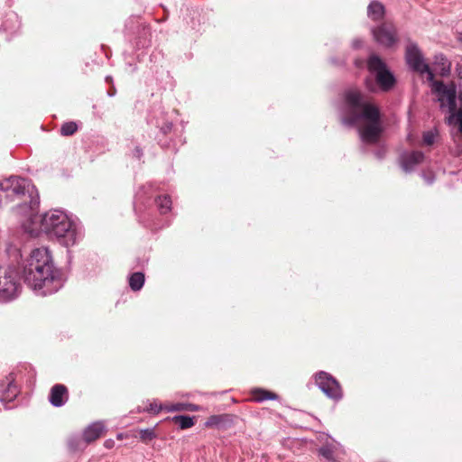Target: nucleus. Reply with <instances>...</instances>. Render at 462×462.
I'll return each mask as SVG.
<instances>
[{"label": "nucleus", "mask_w": 462, "mask_h": 462, "mask_svg": "<svg viewBox=\"0 0 462 462\" xmlns=\"http://www.w3.org/2000/svg\"><path fill=\"white\" fill-rule=\"evenodd\" d=\"M342 123L356 127L365 143H376L382 133L378 106L356 88H349L344 94Z\"/></svg>", "instance_id": "1"}, {"label": "nucleus", "mask_w": 462, "mask_h": 462, "mask_svg": "<svg viewBox=\"0 0 462 462\" xmlns=\"http://www.w3.org/2000/svg\"><path fill=\"white\" fill-rule=\"evenodd\" d=\"M52 269L49 250L45 247L36 248L32 251L23 267L24 282L33 289H41L52 280Z\"/></svg>", "instance_id": "2"}, {"label": "nucleus", "mask_w": 462, "mask_h": 462, "mask_svg": "<svg viewBox=\"0 0 462 462\" xmlns=\"http://www.w3.org/2000/svg\"><path fill=\"white\" fill-rule=\"evenodd\" d=\"M39 218L41 231L49 237L59 239L66 246L75 244L77 236L75 225L64 213L51 211Z\"/></svg>", "instance_id": "3"}, {"label": "nucleus", "mask_w": 462, "mask_h": 462, "mask_svg": "<svg viewBox=\"0 0 462 462\" xmlns=\"http://www.w3.org/2000/svg\"><path fill=\"white\" fill-rule=\"evenodd\" d=\"M31 183L28 180L12 176L0 182V205L16 202L17 205L26 202Z\"/></svg>", "instance_id": "4"}, {"label": "nucleus", "mask_w": 462, "mask_h": 462, "mask_svg": "<svg viewBox=\"0 0 462 462\" xmlns=\"http://www.w3.org/2000/svg\"><path fill=\"white\" fill-rule=\"evenodd\" d=\"M368 70L374 75L379 88L387 91L395 82L393 75L387 69L385 63L376 55H372L367 62Z\"/></svg>", "instance_id": "5"}, {"label": "nucleus", "mask_w": 462, "mask_h": 462, "mask_svg": "<svg viewBox=\"0 0 462 462\" xmlns=\"http://www.w3.org/2000/svg\"><path fill=\"white\" fill-rule=\"evenodd\" d=\"M405 59L408 66L414 71L421 75L426 74L427 79L432 81L434 79L433 72L429 65L425 62L423 55L419 49L418 45L414 42H410L406 46Z\"/></svg>", "instance_id": "6"}, {"label": "nucleus", "mask_w": 462, "mask_h": 462, "mask_svg": "<svg viewBox=\"0 0 462 462\" xmlns=\"http://www.w3.org/2000/svg\"><path fill=\"white\" fill-rule=\"evenodd\" d=\"M20 288L17 273L14 269L0 268V300L15 298Z\"/></svg>", "instance_id": "7"}, {"label": "nucleus", "mask_w": 462, "mask_h": 462, "mask_svg": "<svg viewBox=\"0 0 462 462\" xmlns=\"http://www.w3.org/2000/svg\"><path fill=\"white\" fill-rule=\"evenodd\" d=\"M431 83L432 91L437 95L438 101L440 104L442 109H447L449 113L456 110L457 102V91L453 84L445 85L440 81H435L434 79Z\"/></svg>", "instance_id": "8"}, {"label": "nucleus", "mask_w": 462, "mask_h": 462, "mask_svg": "<svg viewBox=\"0 0 462 462\" xmlns=\"http://www.w3.org/2000/svg\"><path fill=\"white\" fill-rule=\"evenodd\" d=\"M315 383L318 387L330 399L339 401L343 393L339 383L331 374L320 371L315 374Z\"/></svg>", "instance_id": "9"}, {"label": "nucleus", "mask_w": 462, "mask_h": 462, "mask_svg": "<svg viewBox=\"0 0 462 462\" xmlns=\"http://www.w3.org/2000/svg\"><path fill=\"white\" fill-rule=\"evenodd\" d=\"M375 41L385 47L393 46L396 41V31L392 24L383 23L372 31Z\"/></svg>", "instance_id": "10"}, {"label": "nucleus", "mask_w": 462, "mask_h": 462, "mask_svg": "<svg viewBox=\"0 0 462 462\" xmlns=\"http://www.w3.org/2000/svg\"><path fill=\"white\" fill-rule=\"evenodd\" d=\"M19 393V389L15 383V378L10 374L5 381L0 383V400L3 402H13Z\"/></svg>", "instance_id": "11"}, {"label": "nucleus", "mask_w": 462, "mask_h": 462, "mask_svg": "<svg viewBox=\"0 0 462 462\" xmlns=\"http://www.w3.org/2000/svg\"><path fill=\"white\" fill-rule=\"evenodd\" d=\"M423 161V152L418 151L405 152L400 157L401 167L405 172H411Z\"/></svg>", "instance_id": "12"}, {"label": "nucleus", "mask_w": 462, "mask_h": 462, "mask_svg": "<svg viewBox=\"0 0 462 462\" xmlns=\"http://www.w3.org/2000/svg\"><path fill=\"white\" fill-rule=\"evenodd\" d=\"M69 399V390L64 384H54L50 391L49 401L54 407H60Z\"/></svg>", "instance_id": "13"}, {"label": "nucleus", "mask_w": 462, "mask_h": 462, "mask_svg": "<svg viewBox=\"0 0 462 462\" xmlns=\"http://www.w3.org/2000/svg\"><path fill=\"white\" fill-rule=\"evenodd\" d=\"M105 432L106 428L102 422H94L85 429L83 432V439L88 444L102 437Z\"/></svg>", "instance_id": "14"}, {"label": "nucleus", "mask_w": 462, "mask_h": 462, "mask_svg": "<svg viewBox=\"0 0 462 462\" xmlns=\"http://www.w3.org/2000/svg\"><path fill=\"white\" fill-rule=\"evenodd\" d=\"M434 69L441 76H447L450 72L451 62L441 53L436 54L433 60Z\"/></svg>", "instance_id": "15"}, {"label": "nucleus", "mask_w": 462, "mask_h": 462, "mask_svg": "<svg viewBox=\"0 0 462 462\" xmlns=\"http://www.w3.org/2000/svg\"><path fill=\"white\" fill-rule=\"evenodd\" d=\"M230 421L229 416L226 414L212 415L205 422L207 428L220 429Z\"/></svg>", "instance_id": "16"}, {"label": "nucleus", "mask_w": 462, "mask_h": 462, "mask_svg": "<svg viewBox=\"0 0 462 462\" xmlns=\"http://www.w3.org/2000/svg\"><path fill=\"white\" fill-rule=\"evenodd\" d=\"M367 14L372 20L378 21L383 17L384 7L381 3L374 1L368 5Z\"/></svg>", "instance_id": "17"}, {"label": "nucleus", "mask_w": 462, "mask_h": 462, "mask_svg": "<svg viewBox=\"0 0 462 462\" xmlns=\"http://www.w3.org/2000/svg\"><path fill=\"white\" fill-rule=\"evenodd\" d=\"M199 410H200V407L199 405H196L193 403L178 402L175 404H165V411H167L169 412L181 411H198Z\"/></svg>", "instance_id": "18"}, {"label": "nucleus", "mask_w": 462, "mask_h": 462, "mask_svg": "<svg viewBox=\"0 0 462 462\" xmlns=\"http://www.w3.org/2000/svg\"><path fill=\"white\" fill-rule=\"evenodd\" d=\"M253 400L257 402H262L266 400H277L278 395L274 393L256 388L252 391Z\"/></svg>", "instance_id": "19"}, {"label": "nucleus", "mask_w": 462, "mask_h": 462, "mask_svg": "<svg viewBox=\"0 0 462 462\" xmlns=\"http://www.w3.org/2000/svg\"><path fill=\"white\" fill-rule=\"evenodd\" d=\"M144 281H145L144 274L141 272H136L130 275L128 282H129L130 288L133 291H137L143 288V286L144 284Z\"/></svg>", "instance_id": "20"}, {"label": "nucleus", "mask_w": 462, "mask_h": 462, "mask_svg": "<svg viewBox=\"0 0 462 462\" xmlns=\"http://www.w3.org/2000/svg\"><path fill=\"white\" fill-rule=\"evenodd\" d=\"M447 122L449 125L456 126L457 132L462 134V109L449 113Z\"/></svg>", "instance_id": "21"}, {"label": "nucleus", "mask_w": 462, "mask_h": 462, "mask_svg": "<svg viewBox=\"0 0 462 462\" xmlns=\"http://www.w3.org/2000/svg\"><path fill=\"white\" fill-rule=\"evenodd\" d=\"M172 421L178 424L181 430L191 428L194 425L193 417L185 415L174 416Z\"/></svg>", "instance_id": "22"}, {"label": "nucleus", "mask_w": 462, "mask_h": 462, "mask_svg": "<svg viewBox=\"0 0 462 462\" xmlns=\"http://www.w3.org/2000/svg\"><path fill=\"white\" fill-rule=\"evenodd\" d=\"M156 203L162 214L168 213L171 208V200L168 196L158 197Z\"/></svg>", "instance_id": "23"}, {"label": "nucleus", "mask_w": 462, "mask_h": 462, "mask_svg": "<svg viewBox=\"0 0 462 462\" xmlns=\"http://www.w3.org/2000/svg\"><path fill=\"white\" fill-rule=\"evenodd\" d=\"M78 131V125L75 122H66L60 127V134L63 136H70Z\"/></svg>", "instance_id": "24"}, {"label": "nucleus", "mask_w": 462, "mask_h": 462, "mask_svg": "<svg viewBox=\"0 0 462 462\" xmlns=\"http://www.w3.org/2000/svg\"><path fill=\"white\" fill-rule=\"evenodd\" d=\"M139 438L142 442L148 444L149 442H151L152 439H154L156 438V433H155L154 429L149 428V429L141 430L139 431Z\"/></svg>", "instance_id": "25"}, {"label": "nucleus", "mask_w": 462, "mask_h": 462, "mask_svg": "<svg viewBox=\"0 0 462 462\" xmlns=\"http://www.w3.org/2000/svg\"><path fill=\"white\" fill-rule=\"evenodd\" d=\"M162 410H165V404H158L156 401H153L147 408H145V411L154 414L159 413Z\"/></svg>", "instance_id": "26"}, {"label": "nucleus", "mask_w": 462, "mask_h": 462, "mask_svg": "<svg viewBox=\"0 0 462 462\" xmlns=\"http://www.w3.org/2000/svg\"><path fill=\"white\" fill-rule=\"evenodd\" d=\"M436 138V133L434 131H427L423 134V143L426 145H431L434 143Z\"/></svg>", "instance_id": "27"}, {"label": "nucleus", "mask_w": 462, "mask_h": 462, "mask_svg": "<svg viewBox=\"0 0 462 462\" xmlns=\"http://www.w3.org/2000/svg\"><path fill=\"white\" fill-rule=\"evenodd\" d=\"M319 454L322 457H326L327 459L331 460V459H333L334 451H333L332 448H330L328 446H325L319 449Z\"/></svg>", "instance_id": "28"}, {"label": "nucleus", "mask_w": 462, "mask_h": 462, "mask_svg": "<svg viewBox=\"0 0 462 462\" xmlns=\"http://www.w3.org/2000/svg\"><path fill=\"white\" fill-rule=\"evenodd\" d=\"M134 156L135 158H137L138 160H140L141 157L143 156V152H142V151L138 147L135 148L134 152Z\"/></svg>", "instance_id": "29"}, {"label": "nucleus", "mask_w": 462, "mask_h": 462, "mask_svg": "<svg viewBox=\"0 0 462 462\" xmlns=\"http://www.w3.org/2000/svg\"><path fill=\"white\" fill-rule=\"evenodd\" d=\"M105 446H106V448H113V446H114V441H113V440H111V439L106 440V441L105 442Z\"/></svg>", "instance_id": "30"}, {"label": "nucleus", "mask_w": 462, "mask_h": 462, "mask_svg": "<svg viewBox=\"0 0 462 462\" xmlns=\"http://www.w3.org/2000/svg\"><path fill=\"white\" fill-rule=\"evenodd\" d=\"M424 179H425V180H426V182L428 184H431L433 182V180H434L433 177H426V176H424Z\"/></svg>", "instance_id": "31"}, {"label": "nucleus", "mask_w": 462, "mask_h": 462, "mask_svg": "<svg viewBox=\"0 0 462 462\" xmlns=\"http://www.w3.org/2000/svg\"><path fill=\"white\" fill-rule=\"evenodd\" d=\"M366 87H367V88H368L370 91H374V90H375L374 87V86H372V85H370V83H369V81H368V80H366Z\"/></svg>", "instance_id": "32"}, {"label": "nucleus", "mask_w": 462, "mask_h": 462, "mask_svg": "<svg viewBox=\"0 0 462 462\" xmlns=\"http://www.w3.org/2000/svg\"><path fill=\"white\" fill-rule=\"evenodd\" d=\"M458 41L462 42V32L458 34Z\"/></svg>", "instance_id": "33"}, {"label": "nucleus", "mask_w": 462, "mask_h": 462, "mask_svg": "<svg viewBox=\"0 0 462 462\" xmlns=\"http://www.w3.org/2000/svg\"><path fill=\"white\" fill-rule=\"evenodd\" d=\"M407 138H408V140L412 143L411 135V134H409Z\"/></svg>", "instance_id": "34"}, {"label": "nucleus", "mask_w": 462, "mask_h": 462, "mask_svg": "<svg viewBox=\"0 0 462 462\" xmlns=\"http://www.w3.org/2000/svg\"><path fill=\"white\" fill-rule=\"evenodd\" d=\"M354 45H355V47H357L359 45V42H354Z\"/></svg>", "instance_id": "35"}, {"label": "nucleus", "mask_w": 462, "mask_h": 462, "mask_svg": "<svg viewBox=\"0 0 462 462\" xmlns=\"http://www.w3.org/2000/svg\"><path fill=\"white\" fill-rule=\"evenodd\" d=\"M106 79L112 82V78L111 77H107Z\"/></svg>", "instance_id": "36"}]
</instances>
